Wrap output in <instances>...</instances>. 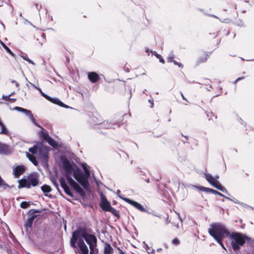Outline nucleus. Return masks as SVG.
<instances>
[{
	"instance_id": "4d7b16f0",
	"label": "nucleus",
	"mask_w": 254,
	"mask_h": 254,
	"mask_svg": "<svg viewBox=\"0 0 254 254\" xmlns=\"http://www.w3.org/2000/svg\"><path fill=\"white\" fill-rule=\"evenodd\" d=\"M120 254H125L122 250H120Z\"/></svg>"
},
{
	"instance_id": "f257e3e1",
	"label": "nucleus",
	"mask_w": 254,
	"mask_h": 254,
	"mask_svg": "<svg viewBox=\"0 0 254 254\" xmlns=\"http://www.w3.org/2000/svg\"><path fill=\"white\" fill-rule=\"evenodd\" d=\"M62 161L63 170L68 184L77 192L81 193L82 192V189L72 178V175L74 177L75 169H73L72 164L67 158H62Z\"/></svg>"
},
{
	"instance_id": "a878e982",
	"label": "nucleus",
	"mask_w": 254,
	"mask_h": 254,
	"mask_svg": "<svg viewBox=\"0 0 254 254\" xmlns=\"http://www.w3.org/2000/svg\"><path fill=\"white\" fill-rule=\"evenodd\" d=\"M152 54L153 55H154L157 59H158L159 60L160 62H161L163 64H164L165 61L160 54H158V53H157L156 52H155V51L152 52Z\"/></svg>"
},
{
	"instance_id": "393cba45",
	"label": "nucleus",
	"mask_w": 254,
	"mask_h": 254,
	"mask_svg": "<svg viewBox=\"0 0 254 254\" xmlns=\"http://www.w3.org/2000/svg\"><path fill=\"white\" fill-rule=\"evenodd\" d=\"M0 43L2 46L3 48L6 50V51L9 53L12 56H14V54L10 50V49L7 47L2 42L0 41Z\"/></svg>"
},
{
	"instance_id": "ea45409f",
	"label": "nucleus",
	"mask_w": 254,
	"mask_h": 254,
	"mask_svg": "<svg viewBox=\"0 0 254 254\" xmlns=\"http://www.w3.org/2000/svg\"><path fill=\"white\" fill-rule=\"evenodd\" d=\"M194 187H195L197 189H199L200 190L203 191H205L206 189V187H196V186H194Z\"/></svg>"
},
{
	"instance_id": "423d86ee",
	"label": "nucleus",
	"mask_w": 254,
	"mask_h": 254,
	"mask_svg": "<svg viewBox=\"0 0 254 254\" xmlns=\"http://www.w3.org/2000/svg\"><path fill=\"white\" fill-rule=\"evenodd\" d=\"M231 240V246L234 251L239 250L240 247L242 246L246 241H249L250 238L245 235L238 233H233L229 236Z\"/></svg>"
},
{
	"instance_id": "b1692460",
	"label": "nucleus",
	"mask_w": 254,
	"mask_h": 254,
	"mask_svg": "<svg viewBox=\"0 0 254 254\" xmlns=\"http://www.w3.org/2000/svg\"><path fill=\"white\" fill-rule=\"evenodd\" d=\"M33 222V221L30 220L29 218H27L24 224L26 229H28V228H31L32 227Z\"/></svg>"
},
{
	"instance_id": "ddd939ff",
	"label": "nucleus",
	"mask_w": 254,
	"mask_h": 254,
	"mask_svg": "<svg viewBox=\"0 0 254 254\" xmlns=\"http://www.w3.org/2000/svg\"><path fill=\"white\" fill-rule=\"evenodd\" d=\"M100 206L104 211H107L111 207L110 202L107 200L104 195H102L101 197Z\"/></svg>"
},
{
	"instance_id": "5701e85b",
	"label": "nucleus",
	"mask_w": 254,
	"mask_h": 254,
	"mask_svg": "<svg viewBox=\"0 0 254 254\" xmlns=\"http://www.w3.org/2000/svg\"><path fill=\"white\" fill-rule=\"evenodd\" d=\"M41 190L44 193H49L51 191V187L47 185H44L41 187Z\"/></svg>"
},
{
	"instance_id": "9d476101",
	"label": "nucleus",
	"mask_w": 254,
	"mask_h": 254,
	"mask_svg": "<svg viewBox=\"0 0 254 254\" xmlns=\"http://www.w3.org/2000/svg\"><path fill=\"white\" fill-rule=\"evenodd\" d=\"M120 197L125 200L126 202L128 203L129 204H131L133 206H134L136 209H138L139 210L144 212L146 211L145 209L139 203H138L136 201L132 200L129 198H126V197H122V196H120Z\"/></svg>"
},
{
	"instance_id": "2f4dec72",
	"label": "nucleus",
	"mask_w": 254,
	"mask_h": 254,
	"mask_svg": "<svg viewBox=\"0 0 254 254\" xmlns=\"http://www.w3.org/2000/svg\"><path fill=\"white\" fill-rule=\"evenodd\" d=\"M145 249L148 254H153L155 252L154 250L149 248V247L148 246V245H146Z\"/></svg>"
},
{
	"instance_id": "1a4fd4ad",
	"label": "nucleus",
	"mask_w": 254,
	"mask_h": 254,
	"mask_svg": "<svg viewBox=\"0 0 254 254\" xmlns=\"http://www.w3.org/2000/svg\"><path fill=\"white\" fill-rule=\"evenodd\" d=\"M25 171V167L23 165H17L13 168V175L16 178H18L23 175Z\"/></svg>"
},
{
	"instance_id": "e2e57ef3",
	"label": "nucleus",
	"mask_w": 254,
	"mask_h": 254,
	"mask_svg": "<svg viewBox=\"0 0 254 254\" xmlns=\"http://www.w3.org/2000/svg\"><path fill=\"white\" fill-rule=\"evenodd\" d=\"M180 220L182 222V219L179 217Z\"/></svg>"
},
{
	"instance_id": "f8f14e48",
	"label": "nucleus",
	"mask_w": 254,
	"mask_h": 254,
	"mask_svg": "<svg viewBox=\"0 0 254 254\" xmlns=\"http://www.w3.org/2000/svg\"><path fill=\"white\" fill-rule=\"evenodd\" d=\"M59 182L64 192L69 196H71V197H73V194L70 190L69 187L67 186L64 178L63 177L60 178L59 179Z\"/></svg>"
},
{
	"instance_id": "c9c22d12",
	"label": "nucleus",
	"mask_w": 254,
	"mask_h": 254,
	"mask_svg": "<svg viewBox=\"0 0 254 254\" xmlns=\"http://www.w3.org/2000/svg\"><path fill=\"white\" fill-rule=\"evenodd\" d=\"M172 63H173L175 65H178L179 67L183 68V65L181 63H178L175 60H174Z\"/></svg>"
},
{
	"instance_id": "79ce46f5",
	"label": "nucleus",
	"mask_w": 254,
	"mask_h": 254,
	"mask_svg": "<svg viewBox=\"0 0 254 254\" xmlns=\"http://www.w3.org/2000/svg\"><path fill=\"white\" fill-rule=\"evenodd\" d=\"M179 243V240L177 238L173 239L172 241V243L174 245H178Z\"/></svg>"
},
{
	"instance_id": "603ef678",
	"label": "nucleus",
	"mask_w": 254,
	"mask_h": 254,
	"mask_svg": "<svg viewBox=\"0 0 254 254\" xmlns=\"http://www.w3.org/2000/svg\"><path fill=\"white\" fill-rule=\"evenodd\" d=\"M180 93H181V96H182V98L183 99V100H185V101H186L188 102V100H187V99H186V98L185 97V96H184V95H183V93H182V92H181Z\"/></svg>"
},
{
	"instance_id": "de8ad7c7",
	"label": "nucleus",
	"mask_w": 254,
	"mask_h": 254,
	"mask_svg": "<svg viewBox=\"0 0 254 254\" xmlns=\"http://www.w3.org/2000/svg\"><path fill=\"white\" fill-rule=\"evenodd\" d=\"M213 190V189H210V188H206V189L205 192L212 193Z\"/></svg>"
},
{
	"instance_id": "5fc2aeb1",
	"label": "nucleus",
	"mask_w": 254,
	"mask_h": 254,
	"mask_svg": "<svg viewBox=\"0 0 254 254\" xmlns=\"http://www.w3.org/2000/svg\"><path fill=\"white\" fill-rule=\"evenodd\" d=\"M30 84L31 85V86H32L34 88H36V89H37V88H38V87L36 86L34 84H32V83L31 82H29Z\"/></svg>"
},
{
	"instance_id": "7c9ffc66",
	"label": "nucleus",
	"mask_w": 254,
	"mask_h": 254,
	"mask_svg": "<svg viewBox=\"0 0 254 254\" xmlns=\"http://www.w3.org/2000/svg\"><path fill=\"white\" fill-rule=\"evenodd\" d=\"M98 252L97 248L90 249V254H98Z\"/></svg>"
},
{
	"instance_id": "6e6d98bb",
	"label": "nucleus",
	"mask_w": 254,
	"mask_h": 254,
	"mask_svg": "<svg viewBox=\"0 0 254 254\" xmlns=\"http://www.w3.org/2000/svg\"><path fill=\"white\" fill-rule=\"evenodd\" d=\"M121 193V191L120 190H118L117 191V194L118 195V196L120 197V196H121V195H120L119 194ZM122 197H123L122 196Z\"/></svg>"
},
{
	"instance_id": "412c9836",
	"label": "nucleus",
	"mask_w": 254,
	"mask_h": 254,
	"mask_svg": "<svg viewBox=\"0 0 254 254\" xmlns=\"http://www.w3.org/2000/svg\"><path fill=\"white\" fill-rule=\"evenodd\" d=\"M26 156L27 158L29 159V160L31 162H32L34 165L37 166L38 165V162L36 160V157L34 155L27 152Z\"/></svg>"
},
{
	"instance_id": "4be33fe9",
	"label": "nucleus",
	"mask_w": 254,
	"mask_h": 254,
	"mask_svg": "<svg viewBox=\"0 0 254 254\" xmlns=\"http://www.w3.org/2000/svg\"><path fill=\"white\" fill-rule=\"evenodd\" d=\"M113 252V249L112 247L108 244L105 245L104 254H111Z\"/></svg>"
},
{
	"instance_id": "6ab92c4d",
	"label": "nucleus",
	"mask_w": 254,
	"mask_h": 254,
	"mask_svg": "<svg viewBox=\"0 0 254 254\" xmlns=\"http://www.w3.org/2000/svg\"><path fill=\"white\" fill-rule=\"evenodd\" d=\"M117 125V123H115V122H112V123L109 122V123L107 121V122H104L102 124H101L100 127V128H105L109 129V128H113V127L114 126H115Z\"/></svg>"
},
{
	"instance_id": "aec40b11",
	"label": "nucleus",
	"mask_w": 254,
	"mask_h": 254,
	"mask_svg": "<svg viewBox=\"0 0 254 254\" xmlns=\"http://www.w3.org/2000/svg\"><path fill=\"white\" fill-rule=\"evenodd\" d=\"M41 211L38 210H30V214L28 216V218H29L30 220H32V221H34V220L37 217V215H36L35 213H39Z\"/></svg>"
},
{
	"instance_id": "13d9d810",
	"label": "nucleus",
	"mask_w": 254,
	"mask_h": 254,
	"mask_svg": "<svg viewBox=\"0 0 254 254\" xmlns=\"http://www.w3.org/2000/svg\"><path fill=\"white\" fill-rule=\"evenodd\" d=\"M205 84L208 83H209V80L208 79H205Z\"/></svg>"
},
{
	"instance_id": "49530a36",
	"label": "nucleus",
	"mask_w": 254,
	"mask_h": 254,
	"mask_svg": "<svg viewBox=\"0 0 254 254\" xmlns=\"http://www.w3.org/2000/svg\"><path fill=\"white\" fill-rule=\"evenodd\" d=\"M11 82L12 83H13L14 84H15V86H16V87H17V88H18V87H19V83H18L17 81H16L15 80H11Z\"/></svg>"
},
{
	"instance_id": "f704fd0d",
	"label": "nucleus",
	"mask_w": 254,
	"mask_h": 254,
	"mask_svg": "<svg viewBox=\"0 0 254 254\" xmlns=\"http://www.w3.org/2000/svg\"><path fill=\"white\" fill-rule=\"evenodd\" d=\"M37 89L39 91L41 95L45 97L46 99H47L48 97H49V95L46 94L44 92H42V90L40 88H37Z\"/></svg>"
},
{
	"instance_id": "cd10ccee",
	"label": "nucleus",
	"mask_w": 254,
	"mask_h": 254,
	"mask_svg": "<svg viewBox=\"0 0 254 254\" xmlns=\"http://www.w3.org/2000/svg\"><path fill=\"white\" fill-rule=\"evenodd\" d=\"M111 212L112 214L115 216H118L119 214V211H117L116 209L112 207V206L110 208V209L107 211Z\"/></svg>"
},
{
	"instance_id": "72a5a7b5",
	"label": "nucleus",
	"mask_w": 254,
	"mask_h": 254,
	"mask_svg": "<svg viewBox=\"0 0 254 254\" xmlns=\"http://www.w3.org/2000/svg\"><path fill=\"white\" fill-rule=\"evenodd\" d=\"M212 193H214L215 194H217L221 197H225V196L222 193L217 191V190H213V191H212Z\"/></svg>"
},
{
	"instance_id": "69168bd1",
	"label": "nucleus",
	"mask_w": 254,
	"mask_h": 254,
	"mask_svg": "<svg viewBox=\"0 0 254 254\" xmlns=\"http://www.w3.org/2000/svg\"><path fill=\"white\" fill-rule=\"evenodd\" d=\"M212 16L215 17H216V18H217V17L216 16H215L214 15H212Z\"/></svg>"
},
{
	"instance_id": "e433bc0d",
	"label": "nucleus",
	"mask_w": 254,
	"mask_h": 254,
	"mask_svg": "<svg viewBox=\"0 0 254 254\" xmlns=\"http://www.w3.org/2000/svg\"><path fill=\"white\" fill-rule=\"evenodd\" d=\"M225 198H226L227 199H228L229 200H231L232 201H233L235 203H237V204H240V202L237 199H232V198H231L230 197H225Z\"/></svg>"
},
{
	"instance_id": "7ed1b4c3",
	"label": "nucleus",
	"mask_w": 254,
	"mask_h": 254,
	"mask_svg": "<svg viewBox=\"0 0 254 254\" xmlns=\"http://www.w3.org/2000/svg\"><path fill=\"white\" fill-rule=\"evenodd\" d=\"M208 232L216 241H220V239L229 236L230 234L225 225L219 223L212 224Z\"/></svg>"
},
{
	"instance_id": "bb28decb",
	"label": "nucleus",
	"mask_w": 254,
	"mask_h": 254,
	"mask_svg": "<svg viewBox=\"0 0 254 254\" xmlns=\"http://www.w3.org/2000/svg\"><path fill=\"white\" fill-rule=\"evenodd\" d=\"M29 151L32 154L36 153L38 151L37 145H34L33 147L29 148Z\"/></svg>"
},
{
	"instance_id": "f03ea898",
	"label": "nucleus",
	"mask_w": 254,
	"mask_h": 254,
	"mask_svg": "<svg viewBox=\"0 0 254 254\" xmlns=\"http://www.w3.org/2000/svg\"><path fill=\"white\" fill-rule=\"evenodd\" d=\"M80 237L85 240L90 249L96 248L97 242L96 237L94 235L86 233L84 230L81 229L77 230L72 233V238L70 239V245L72 247H75V244Z\"/></svg>"
},
{
	"instance_id": "c85d7f7f",
	"label": "nucleus",
	"mask_w": 254,
	"mask_h": 254,
	"mask_svg": "<svg viewBox=\"0 0 254 254\" xmlns=\"http://www.w3.org/2000/svg\"><path fill=\"white\" fill-rule=\"evenodd\" d=\"M20 57L24 60L27 61L29 63L31 64H35V63L30 60L26 55H22Z\"/></svg>"
},
{
	"instance_id": "c03bdc74",
	"label": "nucleus",
	"mask_w": 254,
	"mask_h": 254,
	"mask_svg": "<svg viewBox=\"0 0 254 254\" xmlns=\"http://www.w3.org/2000/svg\"><path fill=\"white\" fill-rule=\"evenodd\" d=\"M34 6L36 7V8L37 9L38 11L40 10V9L42 8V6L41 5H39L38 3H35Z\"/></svg>"
},
{
	"instance_id": "c756f323",
	"label": "nucleus",
	"mask_w": 254,
	"mask_h": 254,
	"mask_svg": "<svg viewBox=\"0 0 254 254\" xmlns=\"http://www.w3.org/2000/svg\"><path fill=\"white\" fill-rule=\"evenodd\" d=\"M29 202H27L26 201H22L20 203V207L22 208H26L29 206Z\"/></svg>"
},
{
	"instance_id": "37998d69",
	"label": "nucleus",
	"mask_w": 254,
	"mask_h": 254,
	"mask_svg": "<svg viewBox=\"0 0 254 254\" xmlns=\"http://www.w3.org/2000/svg\"><path fill=\"white\" fill-rule=\"evenodd\" d=\"M206 60H207V55H205L203 59H199V62H200V63H203V62H206Z\"/></svg>"
},
{
	"instance_id": "58836bf2",
	"label": "nucleus",
	"mask_w": 254,
	"mask_h": 254,
	"mask_svg": "<svg viewBox=\"0 0 254 254\" xmlns=\"http://www.w3.org/2000/svg\"><path fill=\"white\" fill-rule=\"evenodd\" d=\"M240 205L245 208H247V209L251 208V207L250 206H249L247 204L244 203L240 202Z\"/></svg>"
},
{
	"instance_id": "6e6552de",
	"label": "nucleus",
	"mask_w": 254,
	"mask_h": 254,
	"mask_svg": "<svg viewBox=\"0 0 254 254\" xmlns=\"http://www.w3.org/2000/svg\"><path fill=\"white\" fill-rule=\"evenodd\" d=\"M14 110L23 113L29 117L30 120L32 122V123L34 125L39 127H41V126L37 123L31 111L19 107H15L14 108Z\"/></svg>"
},
{
	"instance_id": "052dcab7",
	"label": "nucleus",
	"mask_w": 254,
	"mask_h": 254,
	"mask_svg": "<svg viewBox=\"0 0 254 254\" xmlns=\"http://www.w3.org/2000/svg\"><path fill=\"white\" fill-rule=\"evenodd\" d=\"M161 250H162V249H161V248H159V249H158L157 250V252H160V251H161Z\"/></svg>"
},
{
	"instance_id": "0e129e2a",
	"label": "nucleus",
	"mask_w": 254,
	"mask_h": 254,
	"mask_svg": "<svg viewBox=\"0 0 254 254\" xmlns=\"http://www.w3.org/2000/svg\"><path fill=\"white\" fill-rule=\"evenodd\" d=\"M13 94H14V92H12V93L10 94H11V96L12 95H13Z\"/></svg>"
},
{
	"instance_id": "f3484780",
	"label": "nucleus",
	"mask_w": 254,
	"mask_h": 254,
	"mask_svg": "<svg viewBox=\"0 0 254 254\" xmlns=\"http://www.w3.org/2000/svg\"><path fill=\"white\" fill-rule=\"evenodd\" d=\"M88 78L92 83H95L100 80L99 75L95 72H88Z\"/></svg>"
},
{
	"instance_id": "680f3d73",
	"label": "nucleus",
	"mask_w": 254,
	"mask_h": 254,
	"mask_svg": "<svg viewBox=\"0 0 254 254\" xmlns=\"http://www.w3.org/2000/svg\"><path fill=\"white\" fill-rule=\"evenodd\" d=\"M185 137L188 139L189 138V136H185Z\"/></svg>"
},
{
	"instance_id": "864d4df0",
	"label": "nucleus",
	"mask_w": 254,
	"mask_h": 254,
	"mask_svg": "<svg viewBox=\"0 0 254 254\" xmlns=\"http://www.w3.org/2000/svg\"><path fill=\"white\" fill-rule=\"evenodd\" d=\"M54 148H56V147H58V144H56V143H54V144H50Z\"/></svg>"
},
{
	"instance_id": "4468645a",
	"label": "nucleus",
	"mask_w": 254,
	"mask_h": 254,
	"mask_svg": "<svg viewBox=\"0 0 254 254\" xmlns=\"http://www.w3.org/2000/svg\"><path fill=\"white\" fill-rule=\"evenodd\" d=\"M77 245L81 252V254H88V247L82 240H79L78 241Z\"/></svg>"
},
{
	"instance_id": "2eb2a0df",
	"label": "nucleus",
	"mask_w": 254,
	"mask_h": 254,
	"mask_svg": "<svg viewBox=\"0 0 254 254\" xmlns=\"http://www.w3.org/2000/svg\"><path fill=\"white\" fill-rule=\"evenodd\" d=\"M48 101L54 103L55 104L58 105L60 106L64 107L65 108H69V106L64 104L59 98H52L49 96L47 99Z\"/></svg>"
},
{
	"instance_id": "8fccbe9b",
	"label": "nucleus",
	"mask_w": 254,
	"mask_h": 254,
	"mask_svg": "<svg viewBox=\"0 0 254 254\" xmlns=\"http://www.w3.org/2000/svg\"><path fill=\"white\" fill-rule=\"evenodd\" d=\"M244 78V77H239L234 82L235 84H236V83L238 81H240V80H242Z\"/></svg>"
},
{
	"instance_id": "a18cd8bd",
	"label": "nucleus",
	"mask_w": 254,
	"mask_h": 254,
	"mask_svg": "<svg viewBox=\"0 0 254 254\" xmlns=\"http://www.w3.org/2000/svg\"><path fill=\"white\" fill-rule=\"evenodd\" d=\"M52 182H53V183L54 185L55 186V187H56L57 189H59V186H58V183H57L56 181H55L54 180H52Z\"/></svg>"
},
{
	"instance_id": "0eeeda50",
	"label": "nucleus",
	"mask_w": 254,
	"mask_h": 254,
	"mask_svg": "<svg viewBox=\"0 0 254 254\" xmlns=\"http://www.w3.org/2000/svg\"><path fill=\"white\" fill-rule=\"evenodd\" d=\"M203 177L211 185L224 192L228 193L227 190L218 181L219 178V176L218 175L213 176L210 174L208 173L206 171L203 172Z\"/></svg>"
},
{
	"instance_id": "3c124183",
	"label": "nucleus",
	"mask_w": 254,
	"mask_h": 254,
	"mask_svg": "<svg viewBox=\"0 0 254 254\" xmlns=\"http://www.w3.org/2000/svg\"><path fill=\"white\" fill-rule=\"evenodd\" d=\"M16 100L15 99H13V98H9V99H8V101H9L11 103H13Z\"/></svg>"
},
{
	"instance_id": "9b49d317",
	"label": "nucleus",
	"mask_w": 254,
	"mask_h": 254,
	"mask_svg": "<svg viewBox=\"0 0 254 254\" xmlns=\"http://www.w3.org/2000/svg\"><path fill=\"white\" fill-rule=\"evenodd\" d=\"M41 129L39 132V136L44 139L48 143H56L54 140L49 136V133L43 127H40Z\"/></svg>"
},
{
	"instance_id": "4c0bfd02",
	"label": "nucleus",
	"mask_w": 254,
	"mask_h": 254,
	"mask_svg": "<svg viewBox=\"0 0 254 254\" xmlns=\"http://www.w3.org/2000/svg\"><path fill=\"white\" fill-rule=\"evenodd\" d=\"M223 240V239H220V241H219V240H216V241H217V242L219 244H220V245L221 246V247H222L223 249H224L225 250L227 251V250H226V249L225 248V247H224V245H223V243H222V240Z\"/></svg>"
},
{
	"instance_id": "bf43d9fd",
	"label": "nucleus",
	"mask_w": 254,
	"mask_h": 254,
	"mask_svg": "<svg viewBox=\"0 0 254 254\" xmlns=\"http://www.w3.org/2000/svg\"><path fill=\"white\" fill-rule=\"evenodd\" d=\"M210 88H211V86H209V88H206V89L208 91H210Z\"/></svg>"
},
{
	"instance_id": "338daca9",
	"label": "nucleus",
	"mask_w": 254,
	"mask_h": 254,
	"mask_svg": "<svg viewBox=\"0 0 254 254\" xmlns=\"http://www.w3.org/2000/svg\"><path fill=\"white\" fill-rule=\"evenodd\" d=\"M156 216L158 217H159L160 218V217L159 216H158V215H155Z\"/></svg>"
},
{
	"instance_id": "dca6fc26",
	"label": "nucleus",
	"mask_w": 254,
	"mask_h": 254,
	"mask_svg": "<svg viewBox=\"0 0 254 254\" xmlns=\"http://www.w3.org/2000/svg\"><path fill=\"white\" fill-rule=\"evenodd\" d=\"M48 101L54 103L55 104L58 105L60 106L64 107L65 108H69V106L64 104L59 98H52L49 96L47 99Z\"/></svg>"
},
{
	"instance_id": "a211bd4d",
	"label": "nucleus",
	"mask_w": 254,
	"mask_h": 254,
	"mask_svg": "<svg viewBox=\"0 0 254 254\" xmlns=\"http://www.w3.org/2000/svg\"><path fill=\"white\" fill-rule=\"evenodd\" d=\"M11 149L6 144H0V154L10 153Z\"/></svg>"
},
{
	"instance_id": "774afa93",
	"label": "nucleus",
	"mask_w": 254,
	"mask_h": 254,
	"mask_svg": "<svg viewBox=\"0 0 254 254\" xmlns=\"http://www.w3.org/2000/svg\"><path fill=\"white\" fill-rule=\"evenodd\" d=\"M149 180H147V181H146V182H147V183H148V182H149Z\"/></svg>"
},
{
	"instance_id": "473e14b6",
	"label": "nucleus",
	"mask_w": 254,
	"mask_h": 254,
	"mask_svg": "<svg viewBox=\"0 0 254 254\" xmlns=\"http://www.w3.org/2000/svg\"><path fill=\"white\" fill-rule=\"evenodd\" d=\"M174 56L173 55H171L168 56L167 59V61L169 63H172L174 60Z\"/></svg>"
},
{
	"instance_id": "09e8293b",
	"label": "nucleus",
	"mask_w": 254,
	"mask_h": 254,
	"mask_svg": "<svg viewBox=\"0 0 254 254\" xmlns=\"http://www.w3.org/2000/svg\"><path fill=\"white\" fill-rule=\"evenodd\" d=\"M148 102L150 103L151 105H150V107L151 108H153V105H154V103H153V100H151V99H149L148 100Z\"/></svg>"
},
{
	"instance_id": "a19ab883",
	"label": "nucleus",
	"mask_w": 254,
	"mask_h": 254,
	"mask_svg": "<svg viewBox=\"0 0 254 254\" xmlns=\"http://www.w3.org/2000/svg\"><path fill=\"white\" fill-rule=\"evenodd\" d=\"M11 96V94L8 95V96L3 95L2 97V99L6 101H8L9 98V97Z\"/></svg>"
},
{
	"instance_id": "20e7f679",
	"label": "nucleus",
	"mask_w": 254,
	"mask_h": 254,
	"mask_svg": "<svg viewBox=\"0 0 254 254\" xmlns=\"http://www.w3.org/2000/svg\"><path fill=\"white\" fill-rule=\"evenodd\" d=\"M81 166L84 173H83L80 169H76L74 172V178L83 187L86 188L89 185L88 178L90 175L89 170V166L86 163H82Z\"/></svg>"
},
{
	"instance_id": "39448f33",
	"label": "nucleus",
	"mask_w": 254,
	"mask_h": 254,
	"mask_svg": "<svg viewBox=\"0 0 254 254\" xmlns=\"http://www.w3.org/2000/svg\"><path fill=\"white\" fill-rule=\"evenodd\" d=\"M18 188H31V187L37 186L40 182L39 176L37 173H33L27 176H25L22 179L18 181Z\"/></svg>"
}]
</instances>
